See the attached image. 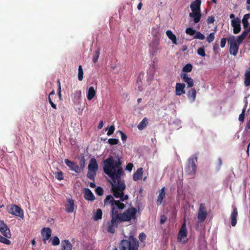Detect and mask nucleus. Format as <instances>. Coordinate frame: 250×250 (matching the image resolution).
<instances>
[{
  "label": "nucleus",
  "mask_w": 250,
  "mask_h": 250,
  "mask_svg": "<svg viewBox=\"0 0 250 250\" xmlns=\"http://www.w3.org/2000/svg\"><path fill=\"white\" fill-rule=\"evenodd\" d=\"M121 158L119 156H110L103 161L104 172L109 176L112 180L111 191L116 198H120L121 201L128 199V195H125L124 191L126 186L121 181V177L125 174L122 167Z\"/></svg>",
  "instance_id": "1"
},
{
  "label": "nucleus",
  "mask_w": 250,
  "mask_h": 250,
  "mask_svg": "<svg viewBox=\"0 0 250 250\" xmlns=\"http://www.w3.org/2000/svg\"><path fill=\"white\" fill-rule=\"evenodd\" d=\"M104 205H109L111 206V221L107 223V231L114 233L115 229L117 228L119 223L128 222L132 219H136L137 209L134 207L128 208L123 213H119L118 209L125 208V204L119 200H115L113 197L109 195L104 200Z\"/></svg>",
  "instance_id": "2"
},
{
  "label": "nucleus",
  "mask_w": 250,
  "mask_h": 250,
  "mask_svg": "<svg viewBox=\"0 0 250 250\" xmlns=\"http://www.w3.org/2000/svg\"><path fill=\"white\" fill-rule=\"evenodd\" d=\"M139 242L133 236H129L127 239H123L119 244V250H138Z\"/></svg>",
  "instance_id": "3"
},
{
  "label": "nucleus",
  "mask_w": 250,
  "mask_h": 250,
  "mask_svg": "<svg viewBox=\"0 0 250 250\" xmlns=\"http://www.w3.org/2000/svg\"><path fill=\"white\" fill-rule=\"evenodd\" d=\"M98 170V165L95 158H91L88 166V172L87 177L90 180L94 181Z\"/></svg>",
  "instance_id": "4"
},
{
  "label": "nucleus",
  "mask_w": 250,
  "mask_h": 250,
  "mask_svg": "<svg viewBox=\"0 0 250 250\" xmlns=\"http://www.w3.org/2000/svg\"><path fill=\"white\" fill-rule=\"evenodd\" d=\"M228 42L229 46L230 54L236 56L238 53L239 45L242 42H239L238 38L236 40L234 36H231L228 39Z\"/></svg>",
  "instance_id": "5"
},
{
  "label": "nucleus",
  "mask_w": 250,
  "mask_h": 250,
  "mask_svg": "<svg viewBox=\"0 0 250 250\" xmlns=\"http://www.w3.org/2000/svg\"><path fill=\"white\" fill-rule=\"evenodd\" d=\"M197 162V157H190L188 159L187 165L185 167V171L188 174L194 175L195 174L197 168L196 163Z\"/></svg>",
  "instance_id": "6"
},
{
  "label": "nucleus",
  "mask_w": 250,
  "mask_h": 250,
  "mask_svg": "<svg viewBox=\"0 0 250 250\" xmlns=\"http://www.w3.org/2000/svg\"><path fill=\"white\" fill-rule=\"evenodd\" d=\"M7 208L9 213L23 218V211L18 206L13 204L7 206Z\"/></svg>",
  "instance_id": "7"
},
{
  "label": "nucleus",
  "mask_w": 250,
  "mask_h": 250,
  "mask_svg": "<svg viewBox=\"0 0 250 250\" xmlns=\"http://www.w3.org/2000/svg\"><path fill=\"white\" fill-rule=\"evenodd\" d=\"M208 215L206 207L205 204L201 203L200 205L199 209L198 212L197 218L201 222H204Z\"/></svg>",
  "instance_id": "8"
},
{
  "label": "nucleus",
  "mask_w": 250,
  "mask_h": 250,
  "mask_svg": "<svg viewBox=\"0 0 250 250\" xmlns=\"http://www.w3.org/2000/svg\"><path fill=\"white\" fill-rule=\"evenodd\" d=\"M187 235L188 231L186 227V220H185L178 234L177 241L179 242H181L182 240V239L183 238L186 237Z\"/></svg>",
  "instance_id": "9"
},
{
  "label": "nucleus",
  "mask_w": 250,
  "mask_h": 250,
  "mask_svg": "<svg viewBox=\"0 0 250 250\" xmlns=\"http://www.w3.org/2000/svg\"><path fill=\"white\" fill-rule=\"evenodd\" d=\"M0 231L6 238L11 237L10 230L3 221L0 220Z\"/></svg>",
  "instance_id": "10"
},
{
  "label": "nucleus",
  "mask_w": 250,
  "mask_h": 250,
  "mask_svg": "<svg viewBox=\"0 0 250 250\" xmlns=\"http://www.w3.org/2000/svg\"><path fill=\"white\" fill-rule=\"evenodd\" d=\"M231 25L233 27V32L235 34L239 33L241 31V20L236 18L231 21Z\"/></svg>",
  "instance_id": "11"
},
{
  "label": "nucleus",
  "mask_w": 250,
  "mask_h": 250,
  "mask_svg": "<svg viewBox=\"0 0 250 250\" xmlns=\"http://www.w3.org/2000/svg\"><path fill=\"white\" fill-rule=\"evenodd\" d=\"M64 162L71 170H73L77 173H80L81 172V169L76 162L71 161L67 159H65L64 160Z\"/></svg>",
  "instance_id": "12"
},
{
  "label": "nucleus",
  "mask_w": 250,
  "mask_h": 250,
  "mask_svg": "<svg viewBox=\"0 0 250 250\" xmlns=\"http://www.w3.org/2000/svg\"><path fill=\"white\" fill-rule=\"evenodd\" d=\"M51 233L52 231L49 228H43L42 229L41 234L44 244L46 243V241L50 238L51 236Z\"/></svg>",
  "instance_id": "13"
},
{
  "label": "nucleus",
  "mask_w": 250,
  "mask_h": 250,
  "mask_svg": "<svg viewBox=\"0 0 250 250\" xmlns=\"http://www.w3.org/2000/svg\"><path fill=\"white\" fill-rule=\"evenodd\" d=\"M181 78L182 80L188 84V87H192L194 85V82L193 79L188 77V75L187 73H181Z\"/></svg>",
  "instance_id": "14"
},
{
  "label": "nucleus",
  "mask_w": 250,
  "mask_h": 250,
  "mask_svg": "<svg viewBox=\"0 0 250 250\" xmlns=\"http://www.w3.org/2000/svg\"><path fill=\"white\" fill-rule=\"evenodd\" d=\"M201 0H195L192 2L190 8L192 12H201Z\"/></svg>",
  "instance_id": "15"
},
{
  "label": "nucleus",
  "mask_w": 250,
  "mask_h": 250,
  "mask_svg": "<svg viewBox=\"0 0 250 250\" xmlns=\"http://www.w3.org/2000/svg\"><path fill=\"white\" fill-rule=\"evenodd\" d=\"M65 211L68 213H72L74 210V202L72 199L68 198L65 205Z\"/></svg>",
  "instance_id": "16"
},
{
  "label": "nucleus",
  "mask_w": 250,
  "mask_h": 250,
  "mask_svg": "<svg viewBox=\"0 0 250 250\" xmlns=\"http://www.w3.org/2000/svg\"><path fill=\"white\" fill-rule=\"evenodd\" d=\"M186 84L184 83H177L175 86L176 94L180 96L182 94H185L186 91L185 88Z\"/></svg>",
  "instance_id": "17"
},
{
  "label": "nucleus",
  "mask_w": 250,
  "mask_h": 250,
  "mask_svg": "<svg viewBox=\"0 0 250 250\" xmlns=\"http://www.w3.org/2000/svg\"><path fill=\"white\" fill-rule=\"evenodd\" d=\"M233 211L230 215L231 225L235 227L237 224V218L238 217V211L235 207H232Z\"/></svg>",
  "instance_id": "18"
},
{
  "label": "nucleus",
  "mask_w": 250,
  "mask_h": 250,
  "mask_svg": "<svg viewBox=\"0 0 250 250\" xmlns=\"http://www.w3.org/2000/svg\"><path fill=\"white\" fill-rule=\"evenodd\" d=\"M189 16L193 19L194 23H198L201 19V12H192L189 13Z\"/></svg>",
  "instance_id": "19"
},
{
  "label": "nucleus",
  "mask_w": 250,
  "mask_h": 250,
  "mask_svg": "<svg viewBox=\"0 0 250 250\" xmlns=\"http://www.w3.org/2000/svg\"><path fill=\"white\" fill-rule=\"evenodd\" d=\"M84 197L85 199L88 201H94L95 196L92 191L88 188L84 189Z\"/></svg>",
  "instance_id": "20"
},
{
  "label": "nucleus",
  "mask_w": 250,
  "mask_h": 250,
  "mask_svg": "<svg viewBox=\"0 0 250 250\" xmlns=\"http://www.w3.org/2000/svg\"><path fill=\"white\" fill-rule=\"evenodd\" d=\"M62 250H72V245L68 240H64L61 243Z\"/></svg>",
  "instance_id": "21"
},
{
  "label": "nucleus",
  "mask_w": 250,
  "mask_h": 250,
  "mask_svg": "<svg viewBox=\"0 0 250 250\" xmlns=\"http://www.w3.org/2000/svg\"><path fill=\"white\" fill-rule=\"evenodd\" d=\"M248 35H249L250 38V27L245 29L242 34L238 36L239 42H242Z\"/></svg>",
  "instance_id": "22"
},
{
  "label": "nucleus",
  "mask_w": 250,
  "mask_h": 250,
  "mask_svg": "<svg viewBox=\"0 0 250 250\" xmlns=\"http://www.w3.org/2000/svg\"><path fill=\"white\" fill-rule=\"evenodd\" d=\"M165 188L163 187L159 190V194L157 197L156 202L158 205H160L162 204L163 199L165 197Z\"/></svg>",
  "instance_id": "23"
},
{
  "label": "nucleus",
  "mask_w": 250,
  "mask_h": 250,
  "mask_svg": "<svg viewBox=\"0 0 250 250\" xmlns=\"http://www.w3.org/2000/svg\"><path fill=\"white\" fill-rule=\"evenodd\" d=\"M187 96L190 102L195 101L196 97V91L194 88H191L189 90Z\"/></svg>",
  "instance_id": "24"
},
{
  "label": "nucleus",
  "mask_w": 250,
  "mask_h": 250,
  "mask_svg": "<svg viewBox=\"0 0 250 250\" xmlns=\"http://www.w3.org/2000/svg\"><path fill=\"white\" fill-rule=\"evenodd\" d=\"M143 174V170L142 167L137 169V171L134 173L133 175V179L135 181L141 179Z\"/></svg>",
  "instance_id": "25"
},
{
  "label": "nucleus",
  "mask_w": 250,
  "mask_h": 250,
  "mask_svg": "<svg viewBox=\"0 0 250 250\" xmlns=\"http://www.w3.org/2000/svg\"><path fill=\"white\" fill-rule=\"evenodd\" d=\"M244 76V85L246 86H249L250 85V67L246 69Z\"/></svg>",
  "instance_id": "26"
},
{
  "label": "nucleus",
  "mask_w": 250,
  "mask_h": 250,
  "mask_svg": "<svg viewBox=\"0 0 250 250\" xmlns=\"http://www.w3.org/2000/svg\"><path fill=\"white\" fill-rule=\"evenodd\" d=\"M96 92L93 86H90L88 90L86 97L89 101L91 100L96 95Z\"/></svg>",
  "instance_id": "27"
},
{
  "label": "nucleus",
  "mask_w": 250,
  "mask_h": 250,
  "mask_svg": "<svg viewBox=\"0 0 250 250\" xmlns=\"http://www.w3.org/2000/svg\"><path fill=\"white\" fill-rule=\"evenodd\" d=\"M166 34L173 44H177L176 37L171 30H167L166 31Z\"/></svg>",
  "instance_id": "28"
},
{
  "label": "nucleus",
  "mask_w": 250,
  "mask_h": 250,
  "mask_svg": "<svg viewBox=\"0 0 250 250\" xmlns=\"http://www.w3.org/2000/svg\"><path fill=\"white\" fill-rule=\"evenodd\" d=\"M148 124V119L146 117H145L142 121L138 124L137 127L140 130H142L145 127H146Z\"/></svg>",
  "instance_id": "29"
},
{
  "label": "nucleus",
  "mask_w": 250,
  "mask_h": 250,
  "mask_svg": "<svg viewBox=\"0 0 250 250\" xmlns=\"http://www.w3.org/2000/svg\"><path fill=\"white\" fill-rule=\"evenodd\" d=\"M250 18V14H245L242 20L243 27L245 29L249 27V21L248 20Z\"/></svg>",
  "instance_id": "30"
},
{
  "label": "nucleus",
  "mask_w": 250,
  "mask_h": 250,
  "mask_svg": "<svg viewBox=\"0 0 250 250\" xmlns=\"http://www.w3.org/2000/svg\"><path fill=\"white\" fill-rule=\"evenodd\" d=\"M102 215L103 212L102 209L98 208L96 210V212L94 213L93 219L95 221H98L102 219Z\"/></svg>",
  "instance_id": "31"
},
{
  "label": "nucleus",
  "mask_w": 250,
  "mask_h": 250,
  "mask_svg": "<svg viewBox=\"0 0 250 250\" xmlns=\"http://www.w3.org/2000/svg\"><path fill=\"white\" fill-rule=\"evenodd\" d=\"M55 95V91L54 90H53L49 94V96H48V102L49 103V104H51V106L54 108V109H57V105L56 104H55L53 101H52V99H51V96H54Z\"/></svg>",
  "instance_id": "32"
},
{
  "label": "nucleus",
  "mask_w": 250,
  "mask_h": 250,
  "mask_svg": "<svg viewBox=\"0 0 250 250\" xmlns=\"http://www.w3.org/2000/svg\"><path fill=\"white\" fill-rule=\"evenodd\" d=\"M100 48H99L94 53V55L92 58V61L94 63H95L98 61L100 55Z\"/></svg>",
  "instance_id": "33"
},
{
  "label": "nucleus",
  "mask_w": 250,
  "mask_h": 250,
  "mask_svg": "<svg viewBox=\"0 0 250 250\" xmlns=\"http://www.w3.org/2000/svg\"><path fill=\"white\" fill-rule=\"evenodd\" d=\"M83 72L82 66V65H80L79 66V68H78V80L80 81H82L83 80Z\"/></svg>",
  "instance_id": "34"
},
{
  "label": "nucleus",
  "mask_w": 250,
  "mask_h": 250,
  "mask_svg": "<svg viewBox=\"0 0 250 250\" xmlns=\"http://www.w3.org/2000/svg\"><path fill=\"white\" fill-rule=\"evenodd\" d=\"M192 65L190 63H188L183 68V71L185 72H190L192 71Z\"/></svg>",
  "instance_id": "35"
},
{
  "label": "nucleus",
  "mask_w": 250,
  "mask_h": 250,
  "mask_svg": "<svg viewBox=\"0 0 250 250\" xmlns=\"http://www.w3.org/2000/svg\"><path fill=\"white\" fill-rule=\"evenodd\" d=\"M194 38L203 40L205 39V36L201 32L199 31H196Z\"/></svg>",
  "instance_id": "36"
},
{
  "label": "nucleus",
  "mask_w": 250,
  "mask_h": 250,
  "mask_svg": "<svg viewBox=\"0 0 250 250\" xmlns=\"http://www.w3.org/2000/svg\"><path fill=\"white\" fill-rule=\"evenodd\" d=\"M196 30L192 27H188L186 30V33L190 36H193L196 33Z\"/></svg>",
  "instance_id": "37"
},
{
  "label": "nucleus",
  "mask_w": 250,
  "mask_h": 250,
  "mask_svg": "<svg viewBox=\"0 0 250 250\" xmlns=\"http://www.w3.org/2000/svg\"><path fill=\"white\" fill-rule=\"evenodd\" d=\"M214 38H215L214 33H213V32L210 33L207 37V41L208 43H210L214 41Z\"/></svg>",
  "instance_id": "38"
},
{
  "label": "nucleus",
  "mask_w": 250,
  "mask_h": 250,
  "mask_svg": "<svg viewBox=\"0 0 250 250\" xmlns=\"http://www.w3.org/2000/svg\"><path fill=\"white\" fill-rule=\"evenodd\" d=\"M0 242L6 245H10L11 243L10 241L7 238L1 235H0Z\"/></svg>",
  "instance_id": "39"
},
{
  "label": "nucleus",
  "mask_w": 250,
  "mask_h": 250,
  "mask_svg": "<svg viewBox=\"0 0 250 250\" xmlns=\"http://www.w3.org/2000/svg\"><path fill=\"white\" fill-rule=\"evenodd\" d=\"M60 243V239L58 236H55L53 237L52 240V245L53 246H57L59 245Z\"/></svg>",
  "instance_id": "40"
},
{
  "label": "nucleus",
  "mask_w": 250,
  "mask_h": 250,
  "mask_svg": "<svg viewBox=\"0 0 250 250\" xmlns=\"http://www.w3.org/2000/svg\"><path fill=\"white\" fill-rule=\"evenodd\" d=\"M55 177L59 180L61 181L63 179L64 176L62 171H59L55 173Z\"/></svg>",
  "instance_id": "41"
},
{
  "label": "nucleus",
  "mask_w": 250,
  "mask_h": 250,
  "mask_svg": "<svg viewBox=\"0 0 250 250\" xmlns=\"http://www.w3.org/2000/svg\"><path fill=\"white\" fill-rule=\"evenodd\" d=\"M85 159H84V157H83L80 160V169H81V171H82L84 167H85Z\"/></svg>",
  "instance_id": "42"
},
{
  "label": "nucleus",
  "mask_w": 250,
  "mask_h": 250,
  "mask_svg": "<svg viewBox=\"0 0 250 250\" xmlns=\"http://www.w3.org/2000/svg\"><path fill=\"white\" fill-rule=\"evenodd\" d=\"M245 110H246V107H244L241 113L240 114V115L239 116V120L240 122H241L242 123H243L244 121Z\"/></svg>",
  "instance_id": "43"
},
{
  "label": "nucleus",
  "mask_w": 250,
  "mask_h": 250,
  "mask_svg": "<svg viewBox=\"0 0 250 250\" xmlns=\"http://www.w3.org/2000/svg\"><path fill=\"white\" fill-rule=\"evenodd\" d=\"M96 194L99 196H102L104 193V190L101 187H98L95 189Z\"/></svg>",
  "instance_id": "44"
},
{
  "label": "nucleus",
  "mask_w": 250,
  "mask_h": 250,
  "mask_svg": "<svg viewBox=\"0 0 250 250\" xmlns=\"http://www.w3.org/2000/svg\"><path fill=\"white\" fill-rule=\"evenodd\" d=\"M197 53L199 55L202 57H205L206 56V53L204 47L199 48L197 50Z\"/></svg>",
  "instance_id": "45"
},
{
  "label": "nucleus",
  "mask_w": 250,
  "mask_h": 250,
  "mask_svg": "<svg viewBox=\"0 0 250 250\" xmlns=\"http://www.w3.org/2000/svg\"><path fill=\"white\" fill-rule=\"evenodd\" d=\"M108 143L111 145H117L119 143L118 139L110 138L108 140Z\"/></svg>",
  "instance_id": "46"
},
{
  "label": "nucleus",
  "mask_w": 250,
  "mask_h": 250,
  "mask_svg": "<svg viewBox=\"0 0 250 250\" xmlns=\"http://www.w3.org/2000/svg\"><path fill=\"white\" fill-rule=\"evenodd\" d=\"M81 90H77L75 91L74 93V98L76 100H79L81 96Z\"/></svg>",
  "instance_id": "47"
},
{
  "label": "nucleus",
  "mask_w": 250,
  "mask_h": 250,
  "mask_svg": "<svg viewBox=\"0 0 250 250\" xmlns=\"http://www.w3.org/2000/svg\"><path fill=\"white\" fill-rule=\"evenodd\" d=\"M115 130V127L114 125H111L108 128V131L107 132V136H110L112 135Z\"/></svg>",
  "instance_id": "48"
},
{
  "label": "nucleus",
  "mask_w": 250,
  "mask_h": 250,
  "mask_svg": "<svg viewBox=\"0 0 250 250\" xmlns=\"http://www.w3.org/2000/svg\"><path fill=\"white\" fill-rule=\"evenodd\" d=\"M227 41H228V39H227L226 38H222L221 40V42H220V46L222 47V48H224L225 47V45H226V42Z\"/></svg>",
  "instance_id": "49"
},
{
  "label": "nucleus",
  "mask_w": 250,
  "mask_h": 250,
  "mask_svg": "<svg viewBox=\"0 0 250 250\" xmlns=\"http://www.w3.org/2000/svg\"><path fill=\"white\" fill-rule=\"evenodd\" d=\"M119 133H120L121 135V139H122V140L123 141V142H125L126 141V139H127V136L126 135V134H125L123 131H119Z\"/></svg>",
  "instance_id": "50"
},
{
  "label": "nucleus",
  "mask_w": 250,
  "mask_h": 250,
  "mask_svg": "<svg viewBox=\"0 0 250 250\" xmlns=\"http://www.w3.org/2000/svg\"><path fill=\"white\" fill-rule=\"evenodd\" d=\"M133 167V164L131 163H129L127 164L126 167H125V170L129 171H131L132 170Z\"/></svg>",
  "instance_id": "51"
},
{
  "label": "nucleus",
  "mask_w": 250,
  "mask_h": 250,
  "mask_svg": "<svg viewBox=\"0 0 250 250\" xmlns=\"http://www.w3.org/2000/svg\"><path fill=\"white\" fill-rule=\"evenodd\" d=\"M215 21L214 18L213 16H209L207 19V23L208 24L213 23Z\"/></svg>",
  "instance_id": "52"
},
{
  "label": "nucleus",
  "mask_w": 250,
  "mask_h": 250,
  "mask_svg": "<svg viewBox=\"0 0 250 250\" xmlns=\"http://www.w3.org/2000/svg\"><path fill=\"white\" fill-rule=\"evenodd\" d=\"M146 238V234L142 232V233H141L139 235V240L141 241H143L144 240H145Z\"/></svg>",
  "instance_id": "53"
},
{
  "label": "nucleus",
  "mask_w": 250,
  "mask_h": 250,
  "mask_svg": "<svg viewBox=\"0 0 250 250\" xmlns=\"http://www.w3.org/2000/svg\"><path fill=\"white\" fill-rule=\"evenodd\" d=\"M213 50L215 54L219 52V48L218 45L217 44H214L213 46Z\"/></svg>",
  "instance_id": "54"
},
{
  "label": "nucleus",
  "mask_w": 250,
  "mask_h": 250,
  "mask_svg": "<svg viewBox=\"0 0 250 250\" xmlns=\"http://www.w3.org/2000/svg\"><path fill=\"white\" fill-rule=\"evenodd\" d=\"M167 220V217L165 215H162L160 219V224H164Z\"/></svg>",
  "instance_id": "55"
},
{
  "label": "nucleus",
  "mask_w": 250,
  "mask_h": 250,
  "mask_svg": "<svg viewBox=\"0 0 250 250\" xmlns=\"http://www.w3.org/2000/svg\"><path fill=\"white\" fill-rule=\"evenodd\" d=\"M103 125H104L103 121H100L98 125V129H101L103 126Z\"/></svg>",
  "instance_id": "56"
},
{
  "label": "nucleus",
  "mask_w": 250,
  "mask_h": 250,
  "mask_svg": "<svg viewBox=\"0 0 250 250\" xmlns=\"http://www.w3.org/2000/svg\"><path fill=\"white\" fill-rule=\"evenodd\" d=\"M218 167L219 168L221 166L222 164V160L221 158H219L218 159Z\"/></svg>",
  "instance_id": "57"
},
{
  "label": "nucleus",
  "mask_w": 250,
  "mask_h": 250,
  "mask_svg": "<svg viewBox=\"0 0 250 250\" xmlns=\"http://www.w3.org/2000/svg\"><path fill=\"white\" fill-rule=\"evenodd\" d=\"M142 5H143V4L142 2H140L138 5H137V8L139 9V10H140L142 8Z\"/></svg>",
  "instance_id": "58"
},
{
  "label": "nucleus",
  "mask_w": 250,
  "mask_h": 250,
  "mask_svg": "<svg viewBox=\"0 0 250 250\" xmlns=\"http://www.w3.org/2000/svg\"><path fill=\"white\" fill-rule=\"evenodd\" d=\"M89 186L92 188H94L96 187V185L94 184V183L91 182L89 184Z\"/></svg>",
  "instance_id": "59"
},
{
  "label": "nucleus",
  "mask_w": 250,
  "mask_h": 250,
  "mask_svg": "<svg viewBox=\"0 0 250 250\" xmlns=\"http://www.w3.org/2000/svg\"><path fill=\"white\" fill-rule=\"evenodd\" d=\"M31 244L33 245V246H34L36 245V241L35 239H33L31 241Z\"/></svg>",
  "instance_id": "60"
},
{
  "label": "nucleus",
  "mask_w": 250,
  "mask_h": 250,
  "mask_svg": "<svg viewBox=\"0 0 250 250\" xmlns=\"http://www.w3.org/2000/svg\"><path fill=\"white\" fill-rule=\"evenodd\" d=\"M229 18L230 19H234V18H235V16L233 14H231L230 15H229Z\"/></svg>",
  "instance_id": "61"
},
{
  "label": "nucleus",
  "mask_w": 250,
  "mask_h": 250,
  "mask_svg": "<svg viewBox=\"0 0 250 250\" xmlns=\"http://www.w3.org/2000/svg\"><path fill=\"white\" fill-rule=\"evenodd\" d=\"M58 92H61V86L58 85Z\"/></svg>",
  "instance_id": "62"
},
{
  "label": "nucleus",
  "mask_w": 250,
  "mask_h": 250,
  "mask_svg": "<svg viewBox=\"0 0 250 250\" xmlns=\"http://www.w3.org/2000/svg\"><path fill=\"white\" fill-rule=\"evenodd\" d=\"M58 95L59 97V99L60 100H61L62 99V95H61V92H58Z\"/></svg>",
  "instance_id": "63"
},
{
  "label": "nucleus",
  "mask_w": 250,
  "mask_h": 250,
  "mask_svg": "<svg viewBox=\"0 0 250 250\" xmlns=\"http://www.w3.org/2000/svg\"><path fill=\"white\" fill-rule=\"evenodd\" d=\"M187 49V47L186 46H183L182 50L183 51H185Z\"/></svg>",
  "instance_id": "64"
}]
</instances>
